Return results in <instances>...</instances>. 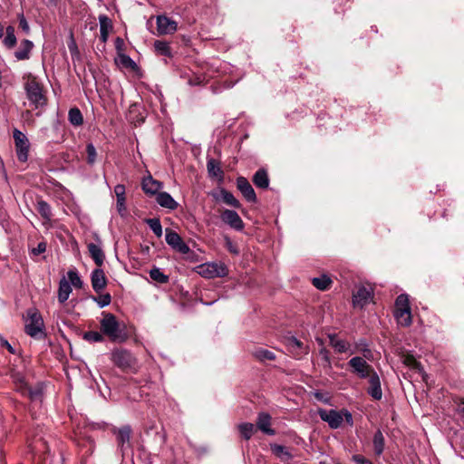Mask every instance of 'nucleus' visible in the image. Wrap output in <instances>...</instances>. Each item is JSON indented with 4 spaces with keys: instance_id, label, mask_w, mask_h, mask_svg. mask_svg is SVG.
<instances>
[{
    "instance_id": "obj_38",
    "label": "nucleus",
    "mask_w": 464,
    "mask_h": 464,
    "mask_svg": "<svg viewBox=\"0 0 464 464\" xmlns=\"http://www.w3.org/2000/svg\"><path fill=\"white\" fill-rule=\"evenodd\" d=\"M221 197L226 204L237 208H240L239 201L234 197V195L231 192L223 189L221 190Z\"/></svg>"
},
{
    "instance_id": "obj_32",
    "label": "nucleus",
    "mask_w": 464,
    "mask_h": 464,
    "mask_svg": "<svg viewBox=\"0 0 464 464\" xmlns=\"http://www.w3.org/2000/svg\"><path fill=\"white\" fill-rule=\"evenodd\" d=\"M44 393V386L41 383H38L34 387H29V391L27 392L25 396H28L33 401H41Z\"/></svg>"
},
{
    "instance_id": "obj_11",
    "label": "nucleus",
    "mask_w": 464,
    "mask_h": 464,
    "mask_svg": "<svg viewBox=\"0 0 464 464\" xmlns=\"http://www.w3.org/2000/svg\"><path fill=\"white\" fill-rule=\"evenodd\" d=\"M285 345L288 352L295 358H301L309 352L308 346L295 336L285 338Z\"/></svg>"
},
{
    "instance_id": "obj_28",
    "label": "nucleus",
    "mask_w": 464,
    "mask_h": 464,
    "mask_svg": "<svg viewBox=\"0 0 464 464\" xmlns=\"http://www.w3.org/2000/svg\"><path fill=\"white\" fill-rule=\"evenodd\" d=\"M272 452L282 461H288L292 459V454L288 451V450L282 445L278 444H271Z\"/></svg>"
},
{
    "instance_id": "obj_57",
    "label": "nucleus",
    "mask_w": 464,
    "mask_h": 464,
    "mask_svg": "<svg viewBox=\"0 0 464 464\" xmlns=\"http://www.w3.org/2000/svg\"><path fill=\"white\" fill-rule=\"evenodd\" d=\"M314 397L324 403H329V398L324 397V394L319 392H314Z\"/></svg>"
},
{
    "instance_id": "obj_26",
    "label": "nucleus",
    "mask_w": 464,
    "mask_h": 464,
    "mask_svg": "<svg viewBox=\"0 0 464 464\" xmlns=\"http://www.w3.org/2000/svg\"><path fill=\"white\" fill-rule=\"evenodd\" d=\"M36 209L41 217L44 219V224L51 221L53 216L52 208L46 201L43 199L38 200L36 204Z\"/></svg>"
},
{
    "instance_id": "obj_5",
    "label": "nucleus",
    "mask_w": 464,
    "mask_h": 464,
    "mask_svg": "<svg viewBox=\"0 0 464 464\" xmlns=\"http://www.w3.org/2000/svg\"><path fill=\"white\" fill-rule=\"evenodd\" d=\"M24 321V329L28 335L31 337H38L44 334V320L36 308H30L26 311Z\"/></svg>"
},
{
    "instance_id": "obj_8",
    "label": "nucleus",
    "mask_w": 464,
    "mask_h": 464,
    "mask_svg": "<svg viewBox=\"0 0 464 464\" xmlns=\"http://www.w3.org/2000/svg\"><path fill=\"white\" fill-rule=\"evenodd\" d=\"M111 359L116 366L123 370L133 369L136 365L134 356L127 350L116 349L112 351Z\"/></svg>"
},
{
    "instance_id": "obj_37",
    "label": "nucleus",
    "mask_w": 464,
    "mask_h": 464,
    "mask_svg": "<svg viewBox=\"0 0 464 464\" xmlns=\"http://www.w3.org/2000/svg\"><path fill=\"white\" fill-rule=\"evenodd\" d=\"M100 23V33L109 34L112 30V23L111 20L105 14H102L99 16Z\"/></svg>"
},
{
    "instance_id": "obj_40",
    "label": "nucleus",
    "mask_w": 464,
    "mask_h": 464,
    "mask_svg": "<svg viewBox=\"0 0 464 464\" xmlns=\"http://www.w3.org/2000/svg\"><path fill=\"white\" fill-rule=\"evenodd\" d=\"M15 389L23 395H26L29 391V385L22 376H16L14 379Z\"/></svg>"
},
{
    "instance_id": "obj_33",
    "label": "nucleus",
    "mask_w": 464,
    "mask_h": 464,
    "mask_svg": "<svg viewBox=\"0 0 464 464\" xmlns=\"http://www.w3.org/2000/svg\"><path fill=\"white\" fill-rule=\"evenodd\" d=\"M154 48L158 54L170 57L171 56V51L169 43L165 41H155L154 43Z\"/></svg>"
},
{
    "instance_id": "obj_25",
    "label": "nucleus",
    "mask_w": 464,
    "mask_h": 464,
    "mask_svg": "<svg viewBox=\"0 0 464 464\" xmlns=\"http://www.w3.org/2000/svg\"><path fill=\"white\" fill-rule=\"evenodd\" d=\"M328 337L331 346L337 353H345L349 350L350 343L347 341L337 338L335 334H329Z\"/></svg>"
},
{
    "instance_id": "obj_21",
    "label": "nucleus",
    "mask_w": 464,
    "mask_h": 464,
    "mask_svg": "<svg viewBox=\"0 0 464 464\" xmlns=\"http://www.w3.org/2000/svg\"><path fill=\"white\" fill-rule=\"evenodd\" d=\"M157 203L165 208L174 210L178 208V202L168 192H159L156 196Z\"/></svg>"
},
{
    "instance_id": "obj_13",
    "label": "nucleus",
    "mask_w": 464,
    "mask_h": 464,
    "mask_svg": "<svg viewBox=\"0 0 464 464\" xmlns=\"http://www.w3.org/2000/svg\"><path fill=\"white\" fill-rule=\"evenodd\" d=\"M372 299V293L370 289L362 286L353 295V304L355 308H363Z\"/></svg>"
},
{
    "instance_id": "obj_41",
    "label": "nucleus",
    "mask_w": 464,
    "mask_h": 464,
    "mask_svg": "<svg viewBox=\"0 0 464 464\" xmlns=\"http://www.w3.org/2000/svg\"><path fill=\"white\" fill-rule=\"evenodd\" d=\"M103 334L97 331H89L84 333L83 339L91 343H98L103 341Z\"/></svg>"
},
{
    "instance_id": "obj_56",
    "label": "nucleus",
    "mask_w": 464,
    "mask_h": 464,
    "mask_svg": "<svg viewBox=\"0 0 464 464\" xmlns=\"http://www.w3.org/2000/svg\"><path fill=\"white\" fill-rule=\"evenodd\" d=\"M19 24L23 31H24L25 33H29L30 27L24 15H21L19 19Z\"/></svg>"
},
{
    "instance_id": "obj_64",
    "label": "nucleus",
    "mask_w": 464,
    "mask_h": 464,
    "mask_svg": "<svg viewBox=\"0 0 464 464\" xmlns=\"http://www.w3.org/2000/svg\"><path fill=\"white\" fill-rule=\"evenodd\" d=\"M4 35V28L3 26L0 24V38H2Z\"/></svg>"
},
{
    "instance_id": "obj_19",
    "label": "nucleus",
    "mask_w": 464,
    "mask_h": 464,
    "mask_svg": "<svg viewBox=\"0 0 464 464\" xmlns=\"http://www.w3.org/2000/svg\"><path fill=\"white\" fill-rule=\"evenodd\" d=\"M87 247H88L90 256L93 259L94 263L98 266H102L104 262V259H105V255L102 248L100 240H98L97 244L96 243H89Z\"/></svg>"
},
{
    "instance_id": "obj_44",
    "label": "nucleus",
    "mask_w": 464,
    "mask_h": 464,
    "mask_svg": "<svg viewBox=\"0 0 464 464\" xmlns=\"http://www.w3.org/2000/svg\"><path fill=\"white\" fill-rule=\"evenodd\" d=\"M68 278L70 280V284L72 285L76 288H81L82 286V281L79 276L77 271L70 270L67 273Z\"/></svg>"
},
{
    "instance_id": "obj_9",
    "label": "nucleus",
    "mask_w": 464,
    "mask_h": 464,
    "mask_svg": "<svg viewBox=\"0 0 464 464\" xmlns=\"http://www.w3.org/2000/svg\"><path fill=\"white\" fill-rule=\"evenodd\" d=\"M13 137L14 140L16 155H17L18 160L21 162L27 161L29 148H30V143H29L27 137L25 136V134H24L18 129L14 130Z\"/></svg>"
},
{
    "instance_id": "obj_50",
    "label": "nucleus",
    "mask_w": 464,
    "mask_h": 464,
    "mask_svg": "<svg viewBox=\"0 0 464 464\" xmlns=\"http://www.w3.org/2000/svg\"><path fill=\"white\" fill-rule=\"evenodd\" d=\"M114 193L117 197V199L125 198V187L121 184L116 185L114 188Z\"/></svg>"
},
{
    "instance_id": "obj_16",
    "label": "nucleus",
    "mask_w": 464,
    "mask_h": 464,
    "mask_svg": "<svg viewBox=\"0 0 464 464\" xmlns=\"http://www.w3.org/2000/svg\"><path fill=\"white\" fill-rule=\"evenodd\" d=\"M369 388L368 394L374 400L380 401L382 398V391L381 387V380L378 373L375 372L368 377Z\"/></svg>"
},
{
    "instance_id": "obj_61",
    "label": "nucleus",
    "mask_w": 464,
    "mask_h": 464,
    "mask_svg": "<svg viewBox=\"0 0 464 464\" xmlns=\"http://www.w3.org/2000/svg\"><path fill=\"white\" fill-rule=\"evenodd\" d=\"M122 43H123V42H122V40H121V38H119V37H118V38L116 39V47H117V48H120V45H121V44H122Z\"/></svg>"
},
{
    "instance_id": "obj_10",
    "label": "nucleus",
    "mask_w": 464,
    "mask_h": 464,
    "mask_svg": "<svg viewBox=\"0 0 464 464\" xmlns=\"http://www.w3.org/2000/svg\"><path fill=\"white\" fill-rule=\"evenodd\" d=\"M165 239L167 244L171 246L175 251L181 254H188L189 252L188 246L183 241L181 237L171 229H166Z\"/></svg>"
},
{
    "instance_id": "obj_48",
    "label": "nucleus",
    "mask_w": 464,
    "mask_h": 464,
    "mask_svg": "<svg viewBox=\"0 0 464 464\" xmlns=\"http://www.w3.org/2000/svg\"><path fill=\"white\" fill-rule=\"evenodd\" d=\"M4 44L8 48L11 49L15 46L16 44V37L15 35H6L4 38Z\"/></svg>"
},
{
    "instance_id": "obj_51",
    "label": "nucleus",
    "mask_w": 464,
    "mask_h": 464,
    "mask_svg": "<svg viewBox=\"0 0 464 464\" xmlns=\"http://www.w3.org/2000/svg\"><path fill=\"white\" fill-rule=\"evenodd\" d=\"M353 461L356 464H372V462L362 455H353L352 457Z\"/></svg>"
},
{
    "instance_id": "obj_53",
    "label": "nucleus",
    "mask_w": 464,
    "mask_h": 464,
    "mask_svg": "<svg viewBox=\"0 0 464 464\" xmlns=\"http://www.w3.org/2000/svg\"><path fill=\"white\" fill-rule=\"evenodd\" d=\"M117 210L121 216H123L126 211L125 198L117 199Z\"/></svg>"
},
{
    "instance_id": "obj_31",
    "label": "nucleus",
    "mask_w": 464,
    "mask_h": 464,
    "mask_svg": "<svg viewBox=\"0 0 464 464\" xmlns=\"http://www.w3.org/2000/svg\"><path fill=\"white\" fill-rule=\"evenodd\" d=\"M68 120L73 126H81L83 122V117L78 108H72L68 113Z\"/></svg>"
},
{
    "instance_id": "obj_23",
    "label": "nucleus",
    "mask_w": 464,
    "mask_h": 464,
    "mask_svg": "<svg viewBox=\"0 0 464 464\" xmlns=\"http://www.w3.org/2000/svg\"><path fill=\"white\" fill-rule=\"evenodd\" d=\"M161 188V183L149 176L142 180V189L145 193L154 195Z\"/></svg>"
},
{
    "instance_id": "obj_29",
    "label": "nucleus",
    "mask_w": 464,
    "mask_h": 464,
    "mask_svg": "<svg viewBox=\"0 0 464 464\" xmlns=\"http://www.w3.org/2000/svg\"><path fill=\"white\" fill-rule=\"evenodd\" d=\"M372 443L375 455L381 456L384 450V437L381 430L375 432Z\"/></svg>"
},
{
    "instance_id": "obj_24",
    "label": "nucleus",
    "mask_w": 464,
    "mask_h": 464,
    "mask_svg": "<svg viewBox=\"0 0 464 464\" xmlns=\"http://www.w3.org/2000/svg\"><path fill=\"white\" fill-rule=\"evenodd\" d=\"M72 291V289L71 284L65 278H62L60 280L59 289H58L59 302L61 304H63L65 301H67Z\"/></svg>"
},
{
    "instance_id": "obj_62",
    "label": "nucleus",
    "mask_w": 464,
    "mask_h": 464,
    "mask_svg": "<svg viewBox=\"0 0 464 464\" xmlns=\"http://www.w3.org/2000/svg\"><path fill=\"white\" fill-rule=\"evenodd\" d=\"M32 116V113L30 111H26L24 114H23V117L25 119V118H29Z\"/></svg>"
},
{
    "instance_id": "obj_54",
    "label": "nucleus",
    "mask_w": 464,
    "mask_h": 464,
    "mask_svg": "<svg viewBox=\"0 0 464 464\" xmlns=\"http://www.w3.org/2000/svg\"><path fill=\"white\" fill-rule=\"evenodd\" d=\"M226 246L229 252H231L234 255H238L239 250L237 246H235L229 238L226 239Z\"/></svg>"
},
{
    "instance_id": "obj_3",
    "label": "nucleus",
    "mask_w": 464,
    "mask_h": 464,
    "mask_svg": "<svg viewBox=\"0 0 464 464\" xmlns=\"http://www.w3.org/2000/svg\"><path fill=\"white\" fill-rule=\"evenodd\" d=\"M317 412L321 420L327 422L331 429L340 428L343 420L350 425L353 423L352 413L344 409L342 411L319 409Z\"/></svg>"
},
{
    "instance_id": "obj_14",
    "label": "nucleus",
    "mask_w": 464,
    "mask_h": 464,
    "mask_svg": "<svg viewBox=\"0 0 464 464\" xmlns=\"http://www.w3.org/2000/svg\"><path fill=\"white\" fill-rule=\"evenodd\" d=\"M177 29L178 24L174 20H171L166 15L157 16V31L159 34H172Z\"/></svg>"
},
{
    "instance_id": "obj_42",
    "label": "nucleus",
    "mask_w": 464,
    "mask_h": 464,
    "mask_svg": "<svg viewBox=\"0 0 464 464\" xmlns=\"http://www.w3.org/2000/svg\"><path fill=\"white\" fill-rule=\"evenodd\" d=\"M208 171L210 176L218 177L222 174V170L218 163L214 160H209L207 164Z\"/></svg>"
},
{
    "instance_id": "obj_1",
    "label": "nucleus",
    "mask_w": 464,
    "mask_h": 464,
    "mask_svg": "<svg viewBox=\"0 0 464 464\" xmlns=\"http://www.w3.org/2000/svg\"><path fill=\"white\" fill-rule=\"evenodd\" d=\"M100 321L101 332L114 343H124L129 335L124 324L120 323L111 313L103 312Z\"/></svg>"
},
{
    "instance_id": "obj_2",
    "label": "nucleus",
    "mask_w": 464,
    "mask_h": 464,
    "mask_svg": "<svg viewBox=\"0 0 464 464\" xmlns=\"http://www.w3.org/2000/svg\"><path fill=\"white\" fill-rule=\"evenodd\" d=\"M24 91L31 106L37 110L46 105V97L44 92L43 84L40 81L29 73L24 77Z\"/></svg>"
},
{
    "instance_id": "obj_63",
    "label": "nucleus",
    "mask_w": 464,
    "mask_h": 464,
    "mask_svg": "<svg viewBox=\"0 0 464 464\" xmlns=\"http://www.w3.org/2000/svg\"><path fill=\"white\" fill-rule=\"evenodd\" d=\"M69 49L72 52V49H76L75 44L72 42V44H69Z\"/></svg>"
},
{
    "instance_id": "obj_35",
    "label": "nucleus",
    "mask_w": 464,
    "mask_h": 464,
    "mask_svg": "<svg viewBox=\"0 0 464 464\" xmlns=\"http://www.w3.org/2000/svg\"><path fill=\"white\" fill-rule=\"evenodd\" d=\"M313 285L319 290H327L332 284V280L327 276H322L320 277H314Z\"/></svg>"
},
{
    "instance_id": "obj_27",
    "label": "nucleus",
    "mask_w": 464,
    "mask_h": 464,
    "mask_svg": "<svg viewBox=\"0 0 464 464\" xmlns=\"http://www.w3.org/2000/svg\"><path fill=\"white\" fill-rule=\"evenodd\" d=\"M254 184L260 188H266L269 186V179L265 169H258L253 177Z\"/></svg>"
},
{
    "instance_id": "obj_4",
    "label": "nucleus",
    "mask_w": 464,
    "mask_h": 464,
    "mask_svg": "<svg viewBox=\"0 0 464 464\" xmlns=\"http://www.w3.org/2000/svg\"><path fill=\"white\" fill-rule=\"evenodd\" d=\"M393 315L399 325L410 326L411 324V310L407 295L401 294L396 298Z\"/></svg>"
},
{
    "instance_id": "obj_30",
    "label": "nucleus",
    "mask_w": 464,
    "mask_h": 464,
    "mask_svg": "<svg viewBox=\"0 0 464 464\" xmlns=\"http://www.w3.org/2000/svg\"><path fill=\"white\" fill-rule=\"evenodd\" d=\"M237 429L241 436L246 440H250L256 431L255 425L250 422L240 423L238 424Z\"/></svg>"
},
{
    "instance_id": "obj_58",
    "label": "nucleus",
    "mask_w": 464,
    "mask_h": 464,
    "mask_svg": "<svg viewBox=\"0 0 464 464\" xmlns=\"http://www.w3.org/2000/svg\"><path fill=\"white\" fill-rule=\"evenodd\" d=\"M5 34H6V35H14V26H12V25L7 26L6 30H5Z\"/></svg>"
},
{
    "instance_id": "obj_15",
    "label": "nucleus",
    "mask_w": 464,
    "mask_h": 464,
    "mask_svg": "<svg viewBox=\"0 0 464 464\" xmlns=\"http://www.w3.org/2000/svg\"><path fill=\"white\" fill-rule=\"evenodd\" d=\"M113 433L116 435L118 445L122 452L130 448V440L131 429L129 425L119 429L114 428Z\"/></svg>"
},
{
    "instance_id": "obj_18",
    "label": "nucleus",
    "mask_w": 464,
    "mask_h": 464,
    "mask_svg": "<svg viewBox=\"0 0 464 464\" xmlns=\"http://www.w3.org/2000/svg\"><path fill=\"white\" fill-rule=\"evenodd\" d=\"M92 285L96 293H100L107 284L105 274L102 269L96 268L92 272Z\"/></svg>"
},
{
    "instance_id": "obj_34",
    "label": "nucleus",
    "mask_w": 464,
    "mask_h": 464,
    "mask_svg": "<svg viewBox=\"0 0 464 464\" xmlns=\"http://www.w3.org/2000/svg\"><path fill=\"white\" fill-rule=\"evenodd\" d=\"M254 356L262 362L273 361L276 359V355L273 352L263 348L256 349L254 352Z\"/></svg>"
},
{
    "instance_id": "obj_6",
    "label": "nucleus",
    "mask_w": 464,
    "mask_h": 464,
    "mask_svg": "<svg viewBox=\"0 0 464 464\" xmlns=\"http://www.w3.org/2000/svg\"><path fill=\"white\" fill-rule=\"evenodd\" d=\"M197 272L205 278H215L227 276L228 269L222 262H211L198 266Z\"/></svg>"
},
{
    "instance_id": "obj_45",
    "label": "nucleus",
    "mask_w": 464,
    "mask_h": 464,
    "mask_svg": "<svg viewBox=\"0 0 464 464\" xmlns=\"http://www.w3.org/2000/svg\"><path fill=\"white\" fill-rule=\"evenodd\" d=\"M86 153H87V162L90 165H93L96 161L97 151L92 143H88L86 145Z\"/></svg>"
},
{
    "instance_id": "obj_22",
    "label": "nucleus",
    "mask_w": 464,
    "mask_h": 464,
    "mask_svg": "<svg viewBox=\"0 0 464 464\" xmlns=\"http://www.w3.org/2000/svg\"><path fill=\"white\" fill-rule=\"evenodd\" d=\"M34 48L32 41L24 39L21 42L20 48L14 52V57L18 61L28 60L30 58V53Z\"/></svg>"
},
{
    "instance_id": "obj_39",
    "label": "nucleus",
    "mask_w": 464,
    "mask_h": 464,
    "mask_svg": "<svg viewBox=\"0 0 464 464\" xmlns=\"http://www.w3.org/2000/svg\"><path fill=\"white\" fill-rule=\"evenodd\" d=\"M146 223L158 237L162 236V226L159 218H148Z\"/></svg>"
},
{
    "instance_id": "obj_43",
    "label": "nucleus",
    "mask_w": 464,
    "mask_h": 464,
    "mask_svg": "<svg viewBox=\"0 0 464 464\" xmlns=\"http://www.w3.org/2000/svg\"><path fill=\"white\" fill-rule=\"evenodd\" d=\"M92 300L98 304L100 308L108 306L111 302L110 294H104L100 296H92Z\"/></svg>"
},
{
    "instance_id": "obj_52",
    "label": "nucleus",
    "mask_w": 464,
    "mask_h": 464,
    "mask_svg": "<svg viewBox=\"0 0 464 464\" xmlns=\"http://www.w3.org/2000/svg\"><path fill=\"white\" fill-rule=\"evenodd\" d=\"M46 250V243L45 242H40L36 247L33 248L32 253L34 256L40 255Z\"/></svg>"
},
{
    "instance_id": "obj_55",
    "label": "nucleus",
    "mask_w": 464,
    "mask_h": 464,
    "mask_svg": "<svg viewBox=\"0 0 464 464\" xmlns=\"http://www.w3.org/2000/svg\"><path fill=\"white\" fill-rule=\"evenodd\" d=\"M363 359L372 361L373 359V354L371 349H369L367 346L363 347L362 350Z\"/></svg>"
},
{
    "instance_id": "obj_36",
    "label": "nucleus",
    "mask_w": 464,
    "mask_h": 464,
    "mask_svg": "<svg viewBox=\"0 0 464 464\" xmlns=\"http://www.w3.org/2000/svg\"><path fill=\"white\" fill-rule=\"evenodd\" d=\"M150 276L152 280L160 284H166L169 281V276H166L159 267L150 269Z\"/></svg>"
},
{
    "instance_id": "obj_20",
    "label": "nucleus",
    "mask_w": 464,
    "mask_h": 464,
    "mask_svg": "<svg viewBox=\"0 0 464 464\" xmlns=\"http://www.w3.org/2000/svg\"><path fill=\"white\" fill-rule=\"evenodd\" d=\"M271 425V416L266 412H260L257 416L256 426L257 428L267 435H275V430L270 428Z\"/></svg>"
},
{
    "instance_id": "obj_12",
    "label": "nucleus",
    "mask_w": 464,
    "mask_h": 464,
    "mask_svg": "<svg viewBox=\"0 0 464 464\" xmlns=\"http://www.w3.org/2000/svg\"><path fill=\"white\" fill-rule=\"evenodd\" d=\"M221 220L237 231L244 229V222L235 210L225 209L221 213Z\"/></svg>"
},
{
    "instance_id": "obj_59",
    "label": "nucleus",
    "mask_w": 464,
    "mask_h": 464,
    "mask_svg": "<svg viewBox=\"0 0 464 464\" xmlns=\"http://www.w3.org/2000/svg\"><path fill=\"white\" fill-rule=\"evenodd\" d=\"M108 37H109V34H101V33H100V40H101L103 44H105V43L107 42Z\"/></svg>"
},
{
    "instance_id": "obj_60",
    "label": "nucleus",
    "mask_w": 464,
    "mask_h": 464,
    "mask_svg": "<svg viewBox=\"0 0 464 464\" xmlns=\"http://www.w3.org/2000/svg\"><path fill=\"white\" fill-rule=\"evenodd\" d=\"M458 411L464 415V400L459 404Z\"/></svg>"
},
{
    "instance_id": "obj_47",
    "label": "nucleus",
    "mask_w": 464,
    "mask_h": 464,
    "mask_svg": "<svg viewBox=\"0 0 464 464\" xmlns=\"http://www.w3.org/2000/svg\"><path fill=\"white\" fill-rule=\"evenodd\" d=\"M121 63L127 68H134L136 66L135 62L128 55H121L120 57Z\"/></svg>"
},
{
    "instance_id": "obj_46",
    "label": "nucleus",
    "mask_w": 464,
    "mask_h": 464,
    "mask_svg": "<svg viewBox=\"0 0 464 464\" xmlns=\"http://www.w3.org/2000/svg\"><path fill=\"white\" fill-rule=\"evenodd\" d=\"M319 355L321 356L322 360L324 362L325 365L327 367H331V360H330L329 351L326 348L322 347L319 350Z\"/></svg>"
},
{
    "instance_id": "obj_49",
    "label": "nucleus",
    "mask_w": 464,
    "mask_h": 464,
    "mask_svg": "<svg viewBox=\"0 0 464 464\" xmlns=\"http://www.w3.org/2000/svg\"><path fill=\"white\" fill-rule=\"evenodd\" d=\"M404 363L409 365L410 367L411 368H416V369H419L420 368V363L416 361V359L411 356V355H409V356H406L405 359H404Z\"/></svg>"
},
{
    "instance_id": "obj_17",
    "label": "nucleus",
    "mask_w": 464,
    "mask_h": 464,
    "mask_svg": "<svg viewBox=\"0 0 464 464\" xmlns=\"http://www.w3.org/2000/svg\"><path fill=\"white\" fill-rule=\"evenodd\" d=\"M237 187L247 201L256 202V196L255 190L246 178H237Z\"/></svg>"
},
{
    "instance_id": "obj_7",
    "label": "nucleus",
    "mask_w": 464,
    "mask_h": 464,
    "mask_svg": "<svg viewBox=\"0 0 464 464\" xmlns=\"http://www.w3.org/2000/svg\"><path fill=\"white\" fill-rule=\"evenodd\" d=\"M351 372L361 379H366L375 372L372 365L365 359L360 356H354L348 362Z\"/></svg>"
}]
</instances>
